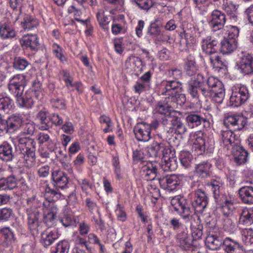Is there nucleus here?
Returning a JSON list of instances; mask_svg holds the SVG:
<instances>
[{
	"mask_svg": "<svg viewBox=\"0 0 253 253\" xmlns=\"http://www.w3.org/2000/svg\"><path fill=\"white\" fill-rule=\"evenodd\" d=\"M21 154L23 155V158L26 167L31 168L35 165V152L31 151V152H29Z\"/></svg>",
	"mask_w": 253,
	"mask_h": 253,
	"instance_id": "nucleus-54",
	"label": "nucleus"
},
{
	"mask_svg": "<svg viewBox=\"0 0 253 253\" xmlns=\"http://www.w3.org/2000/svg\"><path fill=\"white\" fill-rule=\"evenodd\" d=\"M22 130L20 133L18 135L20 137L22 135H30L34 134L35 130V125L33 122H28L23 123L22 125Z\"/></svg>",
	"mask_w": 253,
	"mask_h": 253,
	"instance_id": "nucleus-52",
	"label": "nucleus"
},
{
	"mask_svg": "<svg viewBox=\"0 0 253 253\" xmlns=\"http://www.w3.org/2000/svg\"><path fill=\"white\" fill-rule=\"evenodd\" d=\"M16 97V102L20 107L27 108H31L34 104V101L31 94V92H26L24 95H15Z\"/></svg>",
	"mask_w": 253,
	"mask_h": 253,
	"instance_id": "nucleus-36",
	"label": "nucleus"
},
{
	"mask_svg": "<svg viewBox=\"0 0 253 253\" xmlns=\"http://www.w3.org/2000/svg\"><path fill=\"white\" fill-rule=\"evenodd\" d=\"M235 162L238 165L245 164L247 160L248 153L243 147L236 145L231 149Z\"/></svg>",
	"mask_w": 253,
	"mask_h": 253,
	"instance_id": "nucleus-24",
	"label": "nucleus"
},
{
	"mask_svg": "<svg viewBox=\"0 0 253 253\" xmlns=\"http://www.w3.org/2000/svg\"><path fill=\"white\" fill-rule=\"evenodd\" d=\"M237 47L236 39L224 38L220 42V50L223 54H229L233 52Z\"/></svg>",
	"mask_w": 253,
	"mask_h": 253,
	"instance_id": "nucleus-28",
	"label": "nucleus"
},
{
	"mask_svg": "<svg viewBox=\"0 0 253 253\" xmlns=\"http://www.w3.org/2000/svg\"><path fill=\"white\" fill-rule=\"evenodd\" d=\"M235 209V207L233 202L227 200L223 204L221 211L224 215L228 216L232 214Z\"/></svg>",
	"mask_w": 253,
	"mask_h": 253,
	"instance_id": "nucleus-55",
	"label": "nucleus"
},
{
	"mask_svg": "<svg viewBox=\"0 0 253 253\" xmlns=\"http://www.w3.org/2000/svg\"><path fill=\"white\" fill-rule=\"evenodd\" d=\"M239 68L244 74L249 75L253 73V56L249 53L244 54L239 62Z\"/></svg>",
	"mask_w": 253,
	"mask_h": 253,
	"instance_id": "nucleus-21",
	"label": "nucleus"
},
{
	"mask_svg": "<svg viewBox=\"0 0 253 253\" xmlns=\"http://www.w3.org/2000/svg\"><path fill=\"white\" fill-rule=\"evenodd\" d=\"M135 138L138 141H148L151 138L150 126L142 123L137 124L133 128Z\"/></svg>",
	"mask_w": 253,
	"mask_h": 253,
	"instance_id": "nucleus-12",
	"label": "nucleus"
},
{
	"mask_svg": "<svg viewBox=\"0 0 253 253\" xmlns=\"http://www.w3.org/2000/svg\"><path fill=\"white\" fill-rule=\"evenodd\" d=\"M52 51L56 58L60 60L63 64L67 63L68 58L64 55L62 48L57 43L52 45Z\"/></svg>",
	"mask_w": 253,
	"mask_h": 253,
	"instance_id": "nucleus-49",
	"label": "nucleus"
},
{
	"mask_svg": "<svg viewBox=\"0 0 253 253\" xmlns=\"http://www.w3.org/2000/svg\"><path fill=\"white\" fill-rule=\"evenodd\" d=\"M182 178V175L171 174L163 178L158 177V179L163 189L172 191L180 184Z\"/></svg>",
	"mask_w": 253,
	"mask_h": 253,
	"instance_id": "nucleus-7",
	"label": "nucleus"
},
{
	"mask_svg": "<svg viewBox=\"0 0 253 253\" xmlns=\"http://www.w3.org/2000/svg\"><path fill=\"white\" fill-rule=\"evenodd\" d=\"M133 87L135 92L140 94L141 93L148 90L150 88V84L147 83L138 81L136 82Z\"/></svg>",
	"mask_w": 253,
	"mask_h": 253,
	"instance_id": "nucleus-61",
	"label": "nucleus"
},
{
	"mask_svg": "<svg viewBox=\"0 0 253 253\" xmlns=\"http://www.w3.org/2000/svg\"><path fill=\"white\" fill-rule=\"evenodd\" d=\"M147 153L151 157H164L165 155H168L170 153V149L163 142L153 141L152 144L147 147Z\"/></svg>",
	"mask_w": 253,
	"mask_h": 253,
	"instance_id": "nucleus-9",
	"label": "nucleus"
},
{
	"mask_svg": "<svg viewBox=\"0 0 253 253\" xmlns=\"http://www.w3.org/2000/svg\"><path fill=\"white\" fill-rule=\"evenodd\" d=\"M78 181L83 192H84L86 195H87L89 190L91 189L92 187V185L89 180L85 178H81L79 179Z\"/></svg>",
	"mask_w": 253,
	"mask_h": 253,
	"instance_id": "nucleus-62",
	"label": "nucleus"
},
{
	"mask_svg": "<svg viewBox=\"0 0 253 253\" xmlns=\"http://www.w3.org/2000/svg\"><path fill=\"white\" fill-rule=\"evenodd\" d=\"M193 137L192 150L196 152L198 155H201L205 151L207 146L205 138L203 134L201 135H194Z\"/></svg>",
	"mask_w": 253,
	"mask_h": 253,
	"instance_id": "nucleus-26",
	"label": "nucleus"
},
{
	"mask_svg": "<svg viewBox=\"0 0 253 253\" xmlns=\"http://www.w3.org/2000/svg\"><path fill=\"white\" fill-rule=\"evenodd\" d=\"M58 238V233L55 229H47L41 234L42 244L46 248L51 245Z\"/></svg>",
	"mask_w": 253,
	"mask_h": 253,
	"instance_id": "nucleus-35",
	"label": "nucleus"
},
{
	"mask_svg": "<svg viewBox=\"0 0 253 253\" xmlns=\"http://www.w3.org/2000/svg\"><path fill=\"white\" fill-rule=\"evenodd\" d=\"M22 28L27 31H29L36 28L39 25V21L37 19L26 15L24 16L21 23Z\"/></svg>",
	"mask_w": 253,
	"mask_h": 253,
	"instance_id": "nucleus-38",
	"label": "nucleus"
},
{
	"mask_svg": "<svg viewBox=\"0 0 253 253\" xmlns=\"http://www.w3.org/2000/svg\"><path fill=\"white\" fill-rule=\"evenodd\" d=\"M16 140L17 142V147L19 148L21 153L26 152H35L36 142L34 139L29 137H22L17 136Z\"/></svg>",
	"mask_w": 253,
	"mask_h": 253,
	"instance_id": "nucleus-17",
	"label": "nucleus"
},
{
	"mask_svg": "<svg viewBox=\"0 0 253 253\" xmlns=\"http://www.w3.org/2000/svg\"><path fill=\"white\" fill-rule=\"evenodd\" d=\"M3 180L4 181L5 190L12 189L16 186V179L13 176H9L6 178H3Z\"/></svg>",
	"mask_w": 253,
	"mask_h": 253,
	"instance_id": "nucleus-64",
	"label": "nucleus"
},
{
	"mask_svg": "<svg viewBox=\"0 0 253 253\" xmlns=\"http://www.w3.org/2000/svg\"><path fill=\"white\" fill-rule=\"evenodd\" d=\"M169 223L170 227L176 233L179 232H182L185 230L188 229L180 221L179 218L176 217H172L169 219Z\"/></svg>",
	"mask_w": 253,
	"mask_h": 253,
	"instance_id": "nucleus-47",
	"label": "nucleus"
},
{
	"mask_svg": "<svg viewBox=\"0 0 253 253\" xmlns=\"http://www.w3.org/2000/svg\"><path fill=\"white\" fill-rule=\"evenodd\" d=\"M223 182L219 179H212L207 183V186L212 191L214 199H217L221 193Z\"/></svg>",
	"mask_w": 253,
	"mask_h": 253,
	"instance_id": "nucleus-42",
	"label": "nucleus"
},
{
	"mask_svg": "<svg viewBox=\"0 0 253 253\" xmlns=\"http://www.w3.org/2000/svg\"><path fill=\"white\" fill-rule=\"evenodd\" d=\"M163 25V19L161 17H156L152 22L148 28V33L154 38L163 35L161 28Z\"/></svg>",
	"mask_w": 253,
	"mask_h": 253,
	"instance_id": "nucleus-29",
	"label": "nucleus"
},
{
	"mask_svg": "<svg viewBox=\"0 0 253 253\" xmlns=\"http://www.w3.org/2000/svg\"><path fill=\"white\" fill-rule=\"evenodd\" d=\"M26 84L25 76L23 74H17L10 80L8 88L14 95H20L23 94Z\"/></svg>",
	"mask_w": 253,
	"mask_h": 253,
	"instance_id": "nucleus-5",
	"label": "nucleus"
},
{
	"mask_svg": "<svg viewBox=\"0 0 253 253\" xmlns=\"http://www.w3.org/2000/svg\"><path fill=\"white\" fill-rule=\"evenodd\" d=\"M211 64L213 68L221 69L225 66V62L218 55V53L212 54L210 57Z\"/></svg>",
	"mask_w": 253,
	"mask_h": 253,
	"instance_id": "nucleus-50",
	"label": "nucleus"
},
{
	"mask_svg": "<svg viewBox=\"0 0 253 253\" xmlns=\"http://www.w3.org/2000/svg\"><path fill=\"white\" fill-rule=\"evenodd\" d=\"M141 174L146 180H153L158 176L157 166L151 163H147L142 168Z\"/></svg>",
	"mask_w": 253,
	"mask_h": 253,
	"instance_id": "nucleus-23",
	"label": "nucleus"
},
{
	"mask_svg": "<svg viewBox=\"0 0 253 253\" xmlns=\"http://www.w3.org/2000/svg\"><path fill=\"white\" fill-rule=\"evenodd\" d=\"M38 119L40 121L39 128L41 130H47L51 127V122L49 116L48 117V112L44 110H41L37 115Z\"/></svg>",
	"mask_w": 253,
	"mask_h": 253,
	"instance_id": "nucleus-40",
	"label": "nucleus"
},
{
	"mask_svg": "<svg viewBox=\"0 0 253 253\" xmlns=\"http://www.w3.org/2000/svg\"><path fill=\"white\" fill-rule=\"evenodd\" d=\"M168 125H169L172 126L169 127V130L171 132L174 130L179 134H182L186 131V127L183 123L181 122V119L177 116L174 115L170 116L167 119Z\"/></svg>",
	"mask_w": 253,
	"mask_h": 253,
	"instance_id": "nucleus-22",
	"label": "nucleus"
},
{
	"mask_svg": "<svg viewBox=\"0 0 253 253\" xmlns=\"http://www.w3.org/2000/svg\"><path fill=\"white\" fill-rule=\"evenodd\" d=\"M121 21L119 23H115L112 25V31L114 35H118L121 33H124L126 30V24L124 21V16L120 15Z\"/></svg>",
	"mask_w": 253,
	"mask_h": 253,
	"instance_id": "nucleus-46",
	"label": "nucleus"
},
{
	"mask_svg": "<svg viewBox=\"0 0 253 253\" xmlns=\"http://www.w3.org/2000/svg\"><path fill=\"white\" fill-rule=\"evenodd\" d=\"M96 17L100 26L103 29L106 28V26L110 22V18L105 15V12L102 10H99L96 14Z\"/></svg>",
	"mask_w": 253,
	"mask_h": 253,
	"instance_id": "nucleus-56",
	"label": "nucleus"
},
{
	"mask_svg": "<svg viewBox=\"0 0 253 253\" xmlns=\"http://www.w3.org/2000/svg\"><path fill=\"white\" fill-rule=\"evenodd\" d=\"M43 221L48 227L54 223L57 213V208L52 203H43Z\"/></svg>",
	"mask_w": 253,
	"mask_h": 253,
	"instance_id": "nucleus-11",
	"label": "nucleus"
},
{
	"mask_svg": "<svg viewBox=\"0 0 253 253\" xmlns=\"http://www.w3.org/2000/svg\"><path fill=\"white\" fill-rule=\"evenodd\" d=\"M179 159L182 166L187 168L191 165L193 157L188 152L181 151L179 154Z\"/></svg>",
	"mask_w": 253,
	"mask_h": 253,
	"instance_id": "nucleus-48",
	"label": "nucleus"
},
{
	"mask_svg": "<svg viewBox=\"0 0 253 253\" xmlns=\"http://www.w3.org/2000/svg\"><path fill=\"white\" fill-rule=\"evenodd\" d=\"M8 132H9V129L7 121L0 114V136H3Z\"/></svg>",
	"mask_w": 253,
	"mask_h": 253,
	"instance_id": "nucleus-63",
	"label": "nucleus"
},
{
	"mask_svg": "<svg viewBox=\"0 0 253 253\" xmlns=\"http://www.w3.org/2000/svg\"><path fill=\"white\" fill-rule=\"evenodd\" d=\"M17 32L11 25L4 23L0 26V37L3 40H9L16 37Z\"/></svg>",
	"mask_w": 253,
	"mask_h": 253,
	"instance_id": "nucleus-30",
	"label": "nucleus"
},
{
	"mask_svg": "<svg viewBox=\"0 0 253 253\" xmlns=\"http://www.w3.org/2000/svg\"><path fill=\"white\" fill-rule=\"evenodd\" d=\"M168 100L172 104L173 108L177 107L178 105L181 106L186 102V97L185 94L178 92L175 94L167 96Z\"/></svg>",
	"mask_w": 253,
	"mask_h": 253,
	"instance_id": "nucleus-43",
	"label": "nucleus"
},
{
	"mask_svg": "<svg viewBox=\"0 0 253 253\" xmlns=\"http://www.w3.org/2000/svg\"><path fill=\"white\" fill-rule=\"evenodd\" d=\"M69 248V243L66 240H62L57 244L55 250L52 251V253H68Z\"/></svg>",
	"mask_w": 253,
	"mask_h": 253,
	"instance_id": "nucleus-57",
	"label": "nucleus"
},
{
	"mask_svg": "<svg viewBox=\"0 0 253 253\" xmlns=\"http://www.w3.org/2000/svg\"><path fill=\"white\" fill-rule=\"evenodd\" d=\"M163 163L162 168L165 170L173 171L177 168V162L175 157L173 156V154L171 152L169 153L168 155H165L162 157Z\"/></svg>",
	"mask_w": 253,
	"mask_h": 253,
	"instance_id": "nucleus-37",
	"label": "nucleus"
},
{
	"mask_svg": "<svg viewBox=\"0 0 253 253\" xmlns=\"http://www.w3.org/2000/svg\"><path fill=\"white\" fill-rule=\"evenodd\" d=\"M173 108L172 104H170V101L168 100L166 97L164 100L159 102L155 106V110L157 112L165 116L163 120V123L164 125H167V119L171 116L175 115V112L171 109Z\"/></svg>",
	"mask_w": 253,
	"mask_h": 253,
	"instance_id": "nucleus-8",
	"label": "nucleus"
},
{
	"mask_svg": "<svg viewBox=\"0 0 253 253\" xmlns=\"http://www.w3.org/2000/svg\"><path fill=\"white\" fill-rule=\"evenodd\" d=\"M186 121L189 126L193 128L203 124H208L207 119L202 115L197 112H188L186 117Z\"/></svg>",
	"mask_w": 253,
	"mask_h": 253,
	"instance_id": "nucleus-20",
	"label": "nucleus"
},
{
	"mask_svg": "<svg viewBox=\"0 0 253 253\" xmlns=\"http://www.w3.org/2000/svg\"><path fill=\"white\" fill-rule=\"evenodd\" d=\"M12 100L6 96L2 95L0 101V111H8L12 108Z\"/></svg>",
	"mask_w": 253,
	"mask_h": 253,
	"instance_id": "nucleus-58",
	"label": "nucleus"
},
{
	"mask_svg": "<svg viewBox=\"0 0 253 253\" xmlns=\"http://www.w3.org/2000/svg\"><path fill=\"white\" fill-rule=\"evenodd\" d=\"M226 253H242V247L236 240L230 238H226L223 240L222 245Z\"/></svg>",
	"mask_w": 253,
	"mask_h": 253,
	"instance_id": "nucleus-27",
	"label": "nucleus"
},
{
	"mask_svg": "<svg viewBox=\"0 0 253 253\" xmlns=\"http://www.w3.org/2000/svg\"><path fill=\"white\" fill-rule=\"evenodd\" d=\"M28 228L34 235L39 232L40 211L36 206H33L27 209Z\"/></svg>",
	"mask_w": 253,
	"mask_h": 253,
	"instance_id": "nucleus-4",
	"label": "nucleus"
},
{
	"mask_svg": "<svg viewBox=\"0 0 253 253\" xmlns=\"http://www.w3.org/2000/svg\"><path fill=\"white\" fill-rule=\"evenodd\" d=\"M211 165L207 162H202L196 165L195 172L200 177H207L210 175Z\"/></svg>",
	"mask_w": 253,
	"mask_h": 253,
	"instance_id": "nucleus-41",
	"label": "nucleus"
},
{
	"mask_svg": "<svg viewBox=\"0 0 253 253\" xmlns=\"http://www.w3.org/2000/svg\"><path fill=\"white\" fill-rule=\"evenodd\" d=\"M222 225L224 230L229 233H233L236 229L235 223L228 216L223 219Z\"/></svg>",
	"mask_w": 253,
	"mask_h": 253,
	"instance_id": "nucleus-59",
	"label": "nucleus"
},
{
	"mask_svg": "<svg viewBox=\"0 0 253 253\" xmlns=\"http://www.w3.org/2000/svg\"><path fill=\"white\" fill-rule=\"evenodd\" d=\"M30 64V63L26 59L17 57L14 59L13 66L16 70L23 71Z\"/></svg>",
	"mask_w": 253,
	"mask_h": 253,
	"instance_id": "nucleus-51",
	"label": "nucleus"
},
{
	"mask_svg": "<svg viewBox=\"0 0 253 253\" xmlns=\"http://www.w3.org/2000/svg\"><path fill=\"white\" fill-rule=\"evenodd\" d=\"M249 97V93L246 86L237 84L232 87L230 103L232 106L238 107L244 103Z\"/></svg>",
	"mask_w": 253,
	"mask_h": 253,
	"instance_id": "nucleus-3",
	"label": "nucleus"
},
{
	"mask_svg": "<svg viewBox=\"0 0 253 253\" xmlns=\"http://www.w3.org/2000/svg\"><path fill=\"white\" fill-rule=\"evenodd\" d=\"M20 44L23 49H29L36 51L40 45L38 37L35 34L24 35L19 40Z\"/></svg>",
	"mask_w": 253,
	"mask_h": 253,
	"instance_id": "nucleus-14",
	"label": "nucleus"
},
{
	"mask_svg": "<svg viewBox=\"0 0 253 253\" xmlns=\"http://www.w3.org/2000/svg\"><path fill=\"white\" fill-rule=\"evenodd\" d=\"M165 86L160 90L162 95L169 96L181 92V84L176 80H169L164 83Z\"/></svg>",
	"mask_w": 253,
	"mask_h": 253,
	"instance_id": "nucleus-18",
	"label": "nucleus"
},
{
	"mask_svg": "<svg viewBox=\"0 0 253 253\" xmlns=\"http://www.w3.org/2000/svg\"><path fill=\"white\" fill-rule=\"evenodd\" d=\"M175 239L177 246L182 250H188L192 247V240L188 234V229L176 233Z\"/></svg>",
	"mask_w": 253,
	"mask_h": 253,
	"instance_id": "nucleus-15",
	"label": "nucleus"
},
{
	"mask_svg": "<svg viewBox=\"0 0 253 253\" xmlns=\"http://www.w3.org/2000/svg\"><path fill=\"white\" fill-rule=\"evenodd\" d=\"M200 90H201V89L200 88H199V86L188 82L187 92L192 98L198 99L199 97Z\"/></svg>",
	"mask_w": 253,
	"mask_h": 253,
	"instance_id": "nucleus-60",
	"label": "nucleus"
},
{
	"mask_svg": "<svg viewBox=\"0 0 253 253\" xmlns=\"http://www.w3.org/2000/svg\"><path fill=\"white\" fill-rule=\"evenodd\" d=\"M184 69L186 74L189 76H192L196 74L197 71V67L195 58L193 56L190 55L187 57Z\"/></svg>",
	"mask_w": 253,
	"mask_h": 253,
	"instance_id": "nucleus-45",
	"label": "nucleus"
},
{
	"mask_svg": "<svg viewBox=\"0 0 253 253\" xmlns=\"http://www.w3.org/2000/svg\"><path fill=\"white\" fill-rule=\"evenodd\" d=\"M51 178L54 186L57 189H64L68 188L69 178L63 171L58 169L53 171Z\"/></svg>",
	"mask_w": 253,
	"mask_h": 253,
	"instance_id": "nucleus-16",
	"label": "nucleus"
},
{
	"mask_svg": "<svg viewBox=\"0 0 253 253\" xmlns=\"http://www.w3.org/2000/svg\"><path fill=\"white\" fill-rule=\"evenodd\" d=\"M247 118L242 115H234L228 116L224 121L227 127L235 131L242 130L247 124Z\"/></svg>",
	"mask_w": 253,
	"mask_h": 253,
	"instance_id": "nucleus-6",
	"label": "nucleus"
},
{
	"mask_svg": "<svg viewBox=\"0 0 253 253\" xmlns=\"http://www.w3.org/2000/svg\"><path fill=\"white\" fill-rule=\"evenodd\" d=\"M208 197L205 192L201 189L195 191L192 204L196 212L202 213L208 205Z\"/></svg>",
	"mask_w": 253,
	"mask_h": 253,
	"instance_id": "nucleus-13",
	"label": "nucleus"
},
{
	"mask_svg": "<svg viewBox=\"0 0 253 253\" xmlns=\"http://www.w3.org/2000/svg\"><path fill=\"white\" fill-rule=\"evenodd\" d=\"M189 82L199 86L204 96L211 97L217 103L222 102L225 90L222 83L217 79L213 77L207 79L201 74H195Z\"/></svg>",
	"mask_w": 253,
	"mask_h": 253,
	"instance_id": "nucleus-2",
	"label": "nucleus"
},
{
	"mask_svg": "<svg viewBox=\"0 0 253 253\" xmlns=\"http://www.w3.org/2000/svg\"><path fill=\"white\" fill-rule=\"evenodd\" d=\"M223 240L220 236L214 234H209L206 239V245L211 250H216L223 245Z\"/></svg>",
	"mask_w": 253,
	"mask_h": 253,
	"instance_id": "nucleus-31",
	"label": "nucleus"
},
{
	"mask_svg": "<svg viewBox=\"0 0 253 253\" xmlns=\"http://www.w3.org/2000/svg\"><path fill=\"white\" fill-rule=\"evenodd\" d=\"M217 44V42L216 41L211 40V37H207L202 40V49L210 56L217 53L218 47Z\"/></svg>",
	"mask_w": 253,
	"mask_h": 253,
	"instance_id": "nucleus-25",
	"label": "nucleus"
},
{
	"mask_svg": "<svg viewBox=\"0 0 253 253\" xmlns=\"http://www.w3.org/2000/svg\"><path fill=\"white\" fill-rule=\"evenodd\" d=\"M7 121L9 132H13L19 129L23 123L22 117L19 115H12L8 118Z\"/></svg>",
	"mask_w": 253,
	"mask_h": 253,
	"instance_id": "nucleus-39",
	"label": "nucleus"
},
{
	"mask_svg": "<svg viewBox=\"0 0 253 253\" xmlns=\"http://www.w3.org/2000/svg\"><path fill=\"white\" fill-rule=\"evenodd\" d=\"M221 140L223 146L227 150L232 149L233 147L238 145V140L236 138V135L231 130L221 131Z\"/></svg>",
	"mask_w": 253,
	"mask_h": 253,
	"instance_id": "nucleus-19",
	"label": "nucleus"
},
{
	"mask_svg": "<svg viewBox=\"0 0 253 253\" xmlns=\"http://www.w3.org/2000/svg\"><path fill=\"white\" fill-rule=\"evenodd\" d=\"M226 21L225 14L217 9H215L211 13L209 24L212 30L216 31L224 27Z\"/></svg>",
	"mask_w": 253,
	"mask_h": 253,
	"instance_id": "nucleus-10",
	"label": "nucleus"
},
{
	"mask_svg": "<svg viewBox=\"0 0 253 253\" xmlns=\"http://www.w3.org/2000/svg\"><path fill=\"white\" fill-rule=\"evenodd\" d=\"M238 194L239 197L244 203L253 204V187L243 186L239 190Z\"/></svg>",
	"mask_w": 253,
	"mask_h": 253,
	"instance_id": "nucleus-33",
	"label": "nucleus"
},
{
	"mask_svg": "<svg viewBox=\"0 0 253 253\" xmlns=\"http://www.w3.org/2000/svg\"><path fill=\"white\" fill-rule=\"evenodd\" d=\"M44 189V198L47 201L45 203H51V202L57 200L59 196V193L52 189L48 184H45Z\"/></svg>",
	"mask_w": 253,
	"mask_h": 253,
	"instance_id": "nucleus-44",
	"label": "nucleus"
},
{
	"mask_svg": "<svg viewBox=\"0 0 253 253\" xmlns=\"http://www.w3.org/2000/svg\"><path fill=\"white\" fill-rule=\"evenodd\" d=\"M170 203L174 210L185 222L190 221V228L193 240L200 239L203 235V225L201 223L200 217L192 214V210L186 200L182 197L177 196L171 200Z\"/></svg>",
	"mask_w": 253,
	"mask_h": 253,
	"instance_id": "nucleus-1",
	"label": "nucleus"
},
{
	"mask_svg": "<svg viewBox=\"0 0 253 253\" xmlns=\"http://www.w3.org/2000/svg\"><path fill=\"white\" fill-rule=\"evenodd\" d=\"M239 222L247 226L253 224V208H245L242 210Z\"/></svg>",
	"mask_w": 253,
	"mask_h": 253,
	"instance_id": "nucleus-34",
	"label": "nucleus"
},
{
	"mask_svg": "<svg viewBox=\"0 0 253 253\" xmlns=\"http://www.w3.org/2000/svg\"><path fill=\"white\" fill-rule=\"evenodd\" d=\"M131 1L138 7L139 8L148 11L154 5L153 0H130Z\"/></svg>",
	"mask_w": 253,
	"mask_h": 253,
	"instance_id": "nucleus-53",
	"label": "nucleus"
},
{
	"mask_svg": "<svg viewBox=\"0 0 253 253\" xmlns=\"http://www.w3.org/2000/svg\"><path fill=\"white\" fill-rule=\"evenodd\" d=\"M13 158L14 153L10 144L4 142L0 145V159L5 162H10L12 161Z\"/></svg>",
	"mask_w": 253,
	"mask_h": 253,
	"instance_id": "nucleus-32",
	"label": "nucleus"
}]
</instances>
